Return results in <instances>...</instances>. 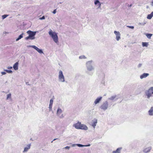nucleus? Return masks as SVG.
Segmentation results:
<instances>
[{"mask_svg":"<svg viewBox=\"0 0 153 153\" xmlns=\"http://www.w3.org/2000/svg\"><path fill=\"white\" fill-rule=\"evenodd\" d=\"M48 33L53 41L56 44H58V38L57 33L53 31L51 29H50Z\"/></svg>","mask_w":153,"mask_h":153,"instance_id":"obj_1","label":"nucleus"},{"mask_svg":"<svg viewBox=\"0 0 153 153\" xmlns=\"http://www.w3.org/2000/svg\"><path fill=\"white\" fill-rule=\"evenodd\" d=\"M73 126L77 129H83L85 130H87L88 129V127L85 125L82 124L81 123L79 122L74 124Z\"/></svg>","mask_w":153,"mask_h":153,"instance_id":"obj_2","label":"nucleus"},{"mask_svg":"<svg viewBox=\"0 0 153 153\" xmlns=\"http://www.w3.org/2000/svg\"><path fill=\"white\" fill-rule=\"evenodd\" d=\"M36 31H33L31 30H28L27 33L29 35V36L26 37L25 39L27 40L28 39L33 40L35 39V36L36 33Z\"/></svg>","mask_w":153,"mask_h":153,"instance_id":"obj_3","label":"nucleus"},{"mask_svg":"<svg viewBox=\"0 0 153 153\" xmlns=\"http://www.w3.org/2000/svg\"><path fill=\"white\" fill-rule=\"evenodd\" d=\"M153 87H151L145 92L146 95L147 96L148 99H149L150 97L152 96V94H153Z\"/></svg>","mask_w":153,"mask_h":153,"instance_id":"obj_4","label":"nucleus"},{"mask_svg":"<svg viewBox=\"0 0 153 153\" xmlns=\"http://www.w3.org/2000/svg\"><path fill=\"white\" fill-rule=\"evenodd\" d=\"M92 61L87 62L86 63L87 69L89 71H91L94 69V67L92 65Z\"/></svg>","mask_w":153,"mask_h":153,"instance_id":"obj_5","label":"nucleus"},{"mask_svg":"<svg viewBox=\"0 0 153 153\" xmlns=\"http://www.w3.org/2000/svg\"><path fill=\"white\" fill-rule=\"evenodd\" d=\"M58 78L59 82H64L65 81L64 76L63 75L62 71L61 70L59 71Z\"/></svg>","mask_w":153,"mask_h":153,"instance_id":"obj_6","label":"nucleus"},{"mask_svg":"<svg viewBox=\"0 0 153 153\" xmlns=\"http://www.w3.org/2000/svg\"><path fill=\"white\" fill-rule=\"evenodd\" d=\"M108 104L107 101H105L100 106L102 109L104 111L106 110L108 108Z\"/></svg>","mask_w":153,"mask_h":153,"instance_id":"obj_7","label":"nucleus"},{"mask_svg":"<svg viewBox=\"0 0 153 153\" xmlns=\"http://www.w3.org/2000/svg\"><path fill=\"white\" fill-rule=\"evenodd\" d=\"M62 112V111L61 108H58L57 109L56 112V115L60 118H62L64 117V116L63 114H61Z\"/></svg>","mask_w":153,"mask_h":153,"instance_id":"obj_8","label":"nucleus"},{"mask_svg":"<svg viewBox=\"0 0 153 153\" xmlns=\"http://www.w3.org/2000/svg\"><path fill=\"white\" fill-rule=\"evenodd\" d=\"M114 33L116 35V39L117 41H119L120 39V36L121 34L119 31H114Z\"/></svg>","mask_w":153,"mask_h":153,"instance_id":"obj_9","label":"nucleus"},{"mask_svg":"<svg viewBox=\"0 0 153 153\" xmlns=\"http://www.w3.org/2000/svg\"><path fill=\"white\" fill-rule=\"evenodd\" d=\"M29 47H32L35 49L36 51H37L39 53H43V52L42 50L36 47V46L35 45H30L29 46Z\"/></svg>","mask_w":153,"mask_h":153,"instance_id":"obj_10","label":"nucleus"},{"mask_svg":"<svg viewBox=\"0 0 153 153\" xmlns=\"http://www.w3.org/2000/svg\"><path fill=\"white\" fill-rule=\"evenodd\" d=\"M152 149V147L151 146L146 147L143 150V152L144 153L149 152Z\"/></svg>","mask_w":153,"mask_h":153,"instance_id":"obj_11","label":"nucleus"},{"mask_svg":"<svg viewBox=\"0 0 153 153\" xmlns=\"http://www.w3.org/2000/svg\"><path fill=\"white\" fill-rule=\"evenodd\" d=\"M149 75V73H144L140 76V78L141 79H142L143 78L147 77Z\"/></svg>","mask_w":153,"mask_h":153,"instance_id":"obj_12","label":"nucleus"},{"mask_svg":"<svg viewBox=\"0 0 153 153\" xmlns=\"http://www.w3.org/2000/svg\"><path fill=\"white\" fill-rule=\"evenodd\" d=\"M31 144H28L27 145V146L24 148V150L23 151V152H26L28 151L29 149L30 148Z\"/></svg>","mask_w":153,"mask_h":153,"instance_id":"obj_13","label":"nucleus"},{"mask_svg":"<svg viewBox=\"0 0 153 153\" xmlns=\"http://www.w3.org/2000/svg\"><path fill=\"white\" fill-rule=\"evenodd\" d=\"M92 121L93 123L92 124L91 126L94 128H95L97 123V120L96 119H94L92 120Z\"/></svg>","mask_w":153,"mask_h":153,"instance_id":"obj_14","label":"nucleus"},{"mask_svg":"<svg viewBox=\"0 0 153 153\" xmlns=\"http://www.w3.org/2000/svg\"><path fill=\"white\" fill-rule=\"evenodd\" d=\"M94 4L95 5H97V6H98V9L100 8L101 7V3L99 1V0H95L94 1Z\"/></svg>","mask_w":153,"mask_h":153,"instance_id":"obj_15","label":"nucleus"},{"mask_svg":"<svg viewBox=\"0 0 153 153\" xmlns=\"http://www.w3.org/2000/svg\"><path fill=\"white\" fill-rule=\"evenodd\" d=\"M102 97H98L94 101V103L96 105L100 102L102 99Z\"/></svg>","mask_w":153,"mask_h":153,"instance_id":"obj_16","label":"nucleus"},{"mask_svg":"<svg viewBox=\"0 0 153 153\" xmlns=\"http://www.w3.org/2000/svg\"><path fill=\"white\" fill-rule=\"evenodd\" d=\"M53 102V99H51L50 101V103L49 105V111H51L52 110V106Z\"/></svg>","mask_w":153,"mask_h":153,"instance_id":"obj_17","label":"nucleus"},{"mask_svg":"<svg viewBox=\"0 0 153 153\" xmlns=\"http://www.w3.org/2000/svg\"><path fill=\"white\" fill-rule=\"evenodd\" d=\"M19 63L18 62H16L13 65V67L14 69L15 70H17L18 69V65Z\"/></svg>","mask_w":153,"mask_h":153,"instance_id":"obj_18","label":"nucleus"},{"mask_svg":"<svg viewBox=\"0 0 153 153\" xmlns=\"http://www.w3.org/2000/svg\"><path fill=\"white\" fill-rule=\"evenodd\" d=\"M148 113L149 115H153V106L151 107L148 111Z\"/></svg>","mask_w":153,"mask_h":153,"instance_id":"obj_19","label":"nucleus"},{"mask_svg":"<svg viewBox=\"0 0 153 153\" xmlns=\"http://www.w3.org/2000/svg\"><path fill=\"white\" fill-rule=\"evenodd\" d=\"M122 148H118L116 151H113L112 153H120V150Z\"/></svg>","mask_w":153,"mask_h":153,"instance_id":"obj_20","label":"nucleus"},{"mask_svg":"<svg viewBox=\"0 0 153 153\" xmlns=\"http://www.w3.org/2000/svg\"><path fill=\"white\" fill-rule=\"evenodd\" d=\"M153 16V11L150 14H149L147 16V18L148 19H151Z\"/></svg>","mask_w":153,"mask_h":153,"instance_id":"obj_21","label":"nucleus"},{"mask_svg":"<svg viewBox=\"0 0 153 153\" xmlns=\"http://www.w3.org/2000/svg\"><path fill=\"white\" fill-rule=\"evenodd\" d=\"M77 146H78L79 147H85V146H90V145L89 144H88V145H82V144H77Z\"/></svg>","mask_w":153,"mask_h":153,"instance_id":"obj_22","label":"nucleus"},{"mask_svg":"<svg viewBox=\"0 0 153 153\" xmlns=\"http://www.w3.org/2000/svg\"><path fill=\"white\" fill-rule=\"evenodd\" d=\"M117 97L116 95H114L113 96H112L108 98V99L109 100H114Z\"/></svg>","mask_w":153,"mask_h":153,"instance_id":"obj_23","label":"nucleus"},{"mask_svg":"<svg viewBox=\"0 0 153 153\" xmlns=\"http://www.w3.org/2000/svg\"><path fill=\"white\" fill-rule=\"evenodd\" d=\"M146 35L148 39H150L151 36H152V34L150 33H146Z\"/></svg>","mask_w":153,"mask_h":153,"instance_id":"obj_24","label":"nucleus"},{"mask_svg":"<svg viewBox=\"0 0 153 153\" xmlns=\"http://www.w3.org/2000/svg\"><path fill=\"white\" fill-rule=\"evenodd\" d=\"M142 45L143 47H147L148 45V43L146 42H143Z\"/></svg>","mask_w":153,"mask_h":153,"instance_id":"obj_25","label":"nucleus"},{"mask_svg":"<svg viewBox=\"0 0 153 153\" xmlns=\"http://www.w3.org/2000/svg\"><path fill=\"white\" fill-rule=\"evenodd\" d=\"M23 33H22V34H21L19 36V37L17 38V39H16V41H17L19 40V39H21L23 37Z\"/></svg>","mask_w":153,"mask_h":153,"instance_id":"obj_26","label":"nucleus"},{"mask_svg":"<svg viewBox=\"0 0 153 153\" xmlns=\"http://www.w3.org/2000/svg\"><path fill=\"white\" fill-rule=\"evenodd\" d=\"M11 98V93L9 94H7V97L6 98V100H8L9 99H10Z\"/></svg>","mask_w":153,"mask_h":153,"instance_id":"obj_27","label":"nucleus"},{"mask_svg":"<svg viewBox=\"0 0 153 153\" xmlns=\"http://www.w3.org/2000/svg\"><path fill=\"white\" fill-rule=\"evenodd\" d=\"M4 71H6L8 73L11 74L13 73V71L11 70H9L5 69H4Z\"/></svg>","mask_w":153,"mask_h":153,"instance_id":"obj_28","label":"nucleus"},{"mask_svg":"<svg viewBox=\"0 0 153 153\" xmlns=\"http://www.w3.org/2000/svg\"><path fill=\"white\" fill-rule=\"evenodd\" d=\"M8 16V15H4L2 16V18L3 19H4Z\"/></svg>","mask_w":153,"mask_h":153,"instance_id":"obj_29","label":"nucleus"},{"mask_svg":"<svg viewBox=\"0 0 153 153\" xmlns=\"http://www.w3.org/2000/svg\"><path fill=\"white\" fill-rule=\"evenodd\" d=\"M79 59H86V57L84 55H82L79 56Z\"/></svg>","mask_w":153,"mask_h":153,"instance_id":"obj_30","label":"nucleus"},{"mask_svg":"<svg viewBox=\"0 0 153 153\" xmlns=\"http://www.w3.org/2000/svg\"><path fill=\"white\" fill-rule=\"evenodd\" d=\"M45 19V16H42V17L40 18H39V19L40 20H43L44 19Z\"/></svg>","mask_w":153,"mask_h":153,"instance_id":"obj_31","label":"nucleus"},{"mask_svg":"<svg viewBox=\"0 0 153 153\" xmlns=\"http://www.w3.org/2000/svg\"><path fill=\"white\" fill-rule=\"evenodd\" d=\"M146 24V23L145 22H144L142 23H140L139 25H144Z\"/></svg>","mask_w":153,"mask_h":153,"instance_id":"obj_32","label":"nucleus"},{"mask_svg":"<svg viewBox=\"0 0 153 153\" xmlns=\"http://www.w3.org/2000/svg\"><path fill=\"white\" fill-rule=\"evenodd\" d=\"M70 148V147L68 146H66L65 147V148H63V149H69Z\"/></svg>","mask_w":153,"mask_h":153,"instance_id":"obj_33","label":"nucleus"},{"mask_svg":"<svg viewBox=\"0 0 153 153\" xmlns=\"http://www.w3.org/2000/svg\"><path fill=\"white\" fill-rule=\"evenodd\" d=\"M127 27L131 29H133L134 28V27L133 26H127Z\"/></svg>","mask_w":153,"mask_h":153,"instance_id":"obj_34","label":"nucleus"},{"mask_svg":"<svg viewBox=\"0 0 153 153\" xmlns=\"http://www.w3.org/2000/svg\"><path fill=\"white\" fill-rule=\"evenodd\" d=\"M2 75H4L6 74V73L5 72H1Z\"/></svg>","mask_w":153,"mask_h":153,"instance_id":"obj_35","label":"nucleus"},{"mask_svg":"<svg viewBox=\"0 0 153 153\" xmlns=\"http://www.w3.org/2000/svg\"><path fill=\"white\" fill-rule=\"evenodd\" d=\"M56 9H55L53 11L52 13L53 14H55L56 13Z\"/></svg>","mask_w":153,"mask_h":153,"instance_id":"obj_36","label":"nucleus"},{"mask_svg":"<svg viewBox=\"0 0 153 153\" xmlns=\"http://www.w3.org/2000/svg\"><path fill=\"white\" fill-rule=\"evenodd\" d=\"M142 65V64H141V63H140L138 65V68H140Z\"/></svg>","mask_w":153,"mask_h":153,"instance_id":"obj_37","label":"nucleus"},{"mask_svg":"<svg viewBox=\"0 0 153 153\" xmlns=\"http://www.w3.org/2000/svg\"><path fill=\"white\" fill-rule=\"evenodd\" d=\"M8 69H11L12 68V67L11 66H8L7 67Z\"/></svg>","mask_w":153,"mask_h":153,"instance_id":"obj_38","label":"nucleus"},{"mask_svg":"<svg viewBox=\"0 0 153 153\" xmlns=\"http://www.w3.org/2000/svg\"><path fill=\"white\" fill-rule=\"evenodd\" d=\"M76 144H72V146L73 147H74V146H77Z\"/></svg>","mask_w":153,"mask_h":153,"instance_id":"obj_39","label":"nucleus"},{"mask_svg":"<svg viewBox=\"0 0 153 153\" xmlns=\"http://www.w3.org/2000/svg\"><path fill=\"white\" fill-rule=\"evenodd\" d=\"M151 5L152 6H153V0L151 2Z\"/></svg>","mask_w":153,"mask_h":153,"instance_id":"obj_40","label":"nucleus"},{"mask_svg":"<svg viewBox=\"0 0 153 153\" xmlns=\"http://www.w3.org/2000/svg\"><path fill=\"white\" fill-rule=\"evenodd\" d=\"M57 138H56V139H54L53 140V141H54V140H56V139H57Z\"/></svg>","mask_w":153,"mask_h":153,"instance_id":"obj_41","label":"nucleus"},{"mask_svg":"<svg viewBox=\"0 0 153 153\" xmlns=\"http://www.w3.org/2000/svg\"><path fill=\"white\" fill-rule=\"evenodd\" d=\"M53 141H52L51 143L53 142Z\"/></svg>","mask_w":153,"mask_h":153,"instance_id":"obj_42","label":"nucleus"}]
</instances>
